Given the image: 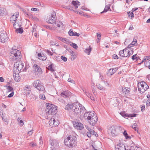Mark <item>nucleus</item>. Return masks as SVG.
<instances>
[{
  "label": "nucleus",
  "instance_id": "obj_1",
  "mask_svg": "<svg viewBox=\"0 0 150 150\" xmlns=\"http://www.w3.org/2000/svg\"><path fill=\"white\" fill-rule=\"evenodd\" d=\"M22 57L21 51L13 47L11 51L10 57V59L13 61L19 60Z\"/></svg>",
  "mask_w": 150,
  "mask_h": 150
},
{
  "label": "nucleus",
  "instance_id": "obj_2",
  "mask_svg": "<svg viewBox=\"0 0 150 150\" xmlns=\"http://www.w3.org/2000/svg\"><path fill=\"white\" fill-rule=\"evenodd\" d=\"M64 143L67 146L70 148L75 146L76 145V139L75 137H68L65 139Z\"/></svg>",
  "mask_w": 150,
  "mask_h": 150
},
{
  "label": "nucleus",
  "instance_id": "obj_3",
  "mask_svg": "<svg viewBox=\"0 0 150 150\" xmlns=\"http://www.w3.org/2000/svg\"><path fill=\"white\" fill-rule=\"evenodd\" d=\"M46 106L47 114L54 115L56 114L57 112V107L56 106L49 103H47Z\"/></svg>",
  "mask_w": 150,
  "mask_h": 150
},
{
  "label": "nucleus",
  "instance_id": "obj_4",
  "mask_svg": "<svg viewBox=\"0 0 150 150\" xmlns=\"http://www.w3.org/2000/svg\"><path fill=\"white\" fill-rule=\"evenodd\" d=\"M73 111L76 114H80L83 112L85 109L84 107H83L82 105L78 103H74Z\"/></svg>",
  "mask_w": 150,
  "mask_h": 150
},
{
  "label": "nucleus",
  "instance_id": "obj_5",
  "mask_svg": "<svg viewBox=\"0 0 150 150\" xmlns=\"http://www.w3.org/2000/svg\"><path fill=\"white\" fill-rule=\"evenodd\" d=\"M138 90L141 93H143L149 88L148 85L144 81H141L138 83Z\"/></svg>",
  "mask_w": 150,
  "mask_h": 150
},
{
  "label": "nucleus",
  "instance_id": "obj_6",
  "mask_svg": "<svg viewBox=\"0 0 150 150\" xmlns=\"http://www.w3.org/2000/svg\"><path fill=\"white\" fill-rule=\"evenodd\" d=\"M33 86L40 91H43L45 90L44 86L41 83L40 81L39 80H35L33 83Z\"/></svg>",
  "mask_w": 150,
  "mask_h": 150
},
{
  "label": "nucleus",
  "instance_id": "obj_7",
  "mask_svg": "<svg viewBox=\"0 0 150 150\" xmlns=\"http://www.w3.org/2000/svg\"><path fill=\"white\" fill-rule=\"evenodd\" d=\"M33 72L35 74L39 76L42 74V71L40 67L36 64H34L32 68Z\"/></svg>",
  "mask_w": 150,
  "mask_h": 150
},
{
  "label": "nucleus",
  "instance_id": "obj_8",
  "mask_svg": "<svg viewBox=\"0 0 150 150\" xmlns=\"http://www.w3.org/2000/svg\"><path fill=\"white\" fill-rule=\"evenodd\" d=\"M94 113L93 116H91L90 120H89V123L90 125H92V127L91 128H94V126L98 121V117L97 115H95Z\"/></svg>",
  "mask_w": 150,
  "mask_h": 150
},
{
  "label": "nucleus",
  "instance_id": "obj_9",
  "mask_svg": "<svg viewBox=\"0 0 150 150\" xmlns=\"http://www.w3.org/2000/svg\"><path fill=\"white\" fill-rule=\"evenodd\" d=\"M24 67L23 63L22 62H17L14 63V68L18 70V71H20Z\"/></svg>",
  "mask_w": 150,
  "mask_h": 150
},
{
  "label": "nucleus",
  "instance_id": "obj_10",
  "mask_svg": "<svg viewBox=\"0 0 150 150\" xmlns=\"http://www.w3.org/2000/svg\"><path fill=\"white\" fill-rule=\"evenodd\" d=\"M117 127L112 126L110 127L108 130V134L112 136H114L116 135L117 134L116 129Z\"/></svg>",
  "mask_w": 150,
  "mask_h": 150
},
{
  "label": "nucleus",
  "instance_id": "obj_11",
  "mask_svg": "<svg viewBox=\"0 0 150 150\" xmlns=\"http://www.w3.org/2000/svg\"><path fill=\"white\" fill-rule=\"evenodd\" d=\"M56 14L54 12H53L49 16L48 20L47 21V22L48 23L53 24L56 22Z\"/></svg>",
  "mask_w": 150,
  "mask_h": 150
},
{
  "label": "nucleus",
  "instance_id": "obj_12",
  "mask_svg": "<svg viewBox=\"0 0 150 150\" xmlns=\"http://www.w3.org/2000/svg\"><path fill=\"white\" fill-rule=\"evenodd\" d=\"M19 14V12H17L11 16L10 18V21L11 24L18 21L17 20V18Z\"/></svg>",
  "mask_w": 150,
  "mask_h": 150
},
{
  "label": "nucleus",
  "instance_id": "obj_13",
  "mask_svg": "<svg viewBox=\"0 0 150 150\" xmlns=\"http://www.w3.org/2000/svg\"><path fill=\"white\" fill-rule=\"evenodd\" d=\"M73 124L74 127L77 129L81 130L84 128L83 124L77 121H73Z\"/></svg>",
  "mask_w": 150,
  "mask_h": 150
},
{
  "label": "nucleus",
  "instance_id": "obj_14",
  "mask_svg": "<svg viewBox=\"0 0 150 150\" xmlns=\"http://www.w3.org/2000/svg\"><path fill=\"white\" fill-rule=\"evenodd\" d=\"M94 112L93 111L85 112L83 115V117L85 119L89 120L90 119L91 117L93 116Z\"/></svg>",
  "mask_w": 150,
  "mask_h": 150
},
{
  "label": "nucleus",
  "instance_id": "obj_15",
  "mask_svg": "<svg viewBox=\"0 0 150 150\" xmlns=\"http://www.w3.org/2000/svg\"><path fill=\"white\" fill-rule=\"evenodd\" d=\"M50 125L53 127H56L59 124V122L57 120H56L54 118H52L49 121Z\"/></svg>",
  "mask_w": 150,
  "mask_h": 150
},
{
  "label": "nucleus",
  "instance_id": "obj_16",
  "mask_svg": "<svg viewBox=\"0 0 150 150\" xmlns=\"http://www.w3.org/2000/svg\"><path fill=\"white\" fill-rule=\"evenodd\" d=\"M8 40L7 34L5 33H1L0 34V41L4 42Z\"/></svg>",
  "mask_w": 150,
  "mask_h": 150
},
{
  "label": "nucleus",
  "instance_id": "obj_17",
  "mask_svg": "<svg viewBox=\"0 0 150 150\" xmlns=\"http://www.w3.org/2000/svg\"><path fill=\"white\" fill-rule=\"evenodd\" d=\"M57 25V27L60 28L61 30H62L64 28V25L63 23L60 21H57L55 22V23H54L53 25L54 27H55L54 28H55V29L56 28Z\"/></svg>",
  "mask_w": 150,
  "mask_h": 150
},
{
  "label": "nucleus",
  "instance_id": "obj_18",
  "mask_svg": "<svg viewBox=\"0 0 150 150\" xmlns=\"http://www.w3.org/2000/svg\"><path fill=\"white\" fill-rule=\"evenodd\" d=\"M71 93L69 91L66 90L62 92L61 93V96L62 97L64 98H68L70 96Z\"/></svg>",
  "mask_w": 150,
  "mask_h": 150
},
{
  "label": "nucleus",
  "instance_id": "obj_19",
  "mask_svg": "<svg viewBox=\"0 0 150 150\" xmlns=\"http://www.w3.org/2000/svg\"><path fill=\"white\" fill-rule=\"evenodd\" d=\"M50 143L52 146V147H51V148H55L58 146V142L55 139H50Z\"/></svg>",
  "mask_w": 150,
  "mask_h": 150
},
{
  "label": "nucleus",
  "instance_id": "obj_20",
  "mask_svg": "<svg viewBox=\"0 0 150 150\" xmlns=\"http://www.w3.org/2000/svg\"><path fill=\"white\" fill-rule=\"evenodd\" d=\"M127 51H127L125 48L119 52V55L121 57H129V55L128 54Z\"/></svg>",
  "mask_w": 150,
  "mask_h": 150
},
{
  "label": "nucleus",
  "instance_id": "obj_21",
  "mask_svg": "<svg viewBox=\"0 0 150 150\" xmlns=\"http://www.w3.org/2000/svg\"><path fill=\"white\" fill-rule=\"evenodd\" d=\"M115 150H128L125 146L122 144H119L115 146Z\"/></svg>",
  "mask_w": 150,
  "mask_h": 150
},
{
  "label": "nucleus",
  "instance_id": "obj_22",
  "mask_svg": "<svg viewBox=\"0 0 150 150\" xmlns=\"http://www.w3.org/2000/svg\"><path fill=\"white\" fill-rule=\"evenodd\" d=\"M123 94L124 95H127L129 94L130 88H129L123 87L122 88Z\"/></svg>",
  "mask_w": 150,
  "mask_h": 150
},
{
  "label": "nucleus",
  "instance_id": "obj_23",
  "mask_svg": "<svg viewBox=\"0 0 150 150\" xmlns=\"http://www.w3.org/2000/svg\"><path fill=\"white\" fill-rule=\"evenodd\" d=\"M69 52L71 53V60H74L77 57V55L76 53L70 50Z\"/></svg>",
  "mask_w": 150,
  "mask_h": 150
},
{
  "label": "nucleus",
  "instance_id": "obj_24",
  "mask_svg": "<svg viewBox=\"0 0 150 150\" xmlns=\"http://www.w3.org/2000/svg\"><path fill=\"white\" fill-rule=\"evenodd\" d=\"M127 51H128L127 53L128 55H129V56L132 55L133 52V49L132 47H128V45L127 47L125 48Z\"/></svg>",
  "mask_w": 150,
  "mask_h": 150
},
{
  "label": "nucleus",
  "instance_id": "obj_25",
  "mask_svg": "<svg viewBox=\"0 0 150 150\" xmlns=\"http://www.w3.org/2000/svg\"><path fill=\"white\" fill-rule=\"evenodd\" d=\"M38 59L41 60H45L47 59V57L43 54L38 53Z\"/></svg>",
  "mask_w": 150,
  "mask_h": 150
},
{
  "label": "nucleus",
  "instance_id": "obj_26",
  "mask_svg": "<svg viewBox=\"0 0 150 150\" xmlns=\"http://www.w3.org/2000/svg\"><path fill=\"white\" fill-rule=\"evenodd\" d=\"M70 36H74L79 37L80 34L76 32H73L71 30H70L68 32Z\"/></svg>",
  "mask_w": 150,
  "mask_h": 150
},
{
  "label": "nucleus",
  "instance_id": "obj_27",
  "mask_svg": "<svg viewBox=\"0 0 150 150\" xmlns=\"http://www.w3.org/2000/svg\"><path fill=\"white\" fill-rule=\"evenodd\" d=\"M13 24V28H18L19 27H21V25L20 24V22L18 21L16 22L13 23L12 24Z\"/></svg>",
  "mask_w": 150,
  "mask_h": 150
},
{
  "label": "nucleus",
  "instance_id": "obj_28",
  "mask_svg": "<svg viewBox=\"0 0 150 150\" xmlns=\"http://www.w3.org/2000/svg\"><path fill=\"white\" fill-rule=\"evenodd\" d=\"M74 103L71 104H67L65 107V109L67 110L73 109Z\"/></svg>",
  "mask_w": 150,
  "mask_h": 150
},
{
  "label": "nucleus",
  "instance_id": "obj_29",
  "mask_svg": "<svg viewBox=\"0 0 150 150\" xmlns=\"http://www.w3.org/2000/svg\"><path fill=\"white\" fill-rule=\"evenodd\" d=\"M19 27L17 28H15V31L17 33H23V30L22 27Z\"/></svg>",
  "mask_w": 150,
  "mask_h": 150
},
{
  "label": "nucleus",
  "instance_id": "obj_30",
  "mask_svg": "<svg viewBox=\"0 0 150 150\" xmlns=\"http://www.w3.org/2000/svg\"><path fill=\"white\" fill-rule=\"evenodd\" d=\"M19 27L17 28H15V31L17 33H23V30L22 27Z\"/></svg>",
  "mask_w": 150,
  "mask_h": 150
},
{
  "label": "nucleus",
  "instance_id": "obj_31",
  "mask_svg": "<svg viewBox=\"0 0 150 150\" xmlns=\"http://www.w3.org/2000/svg\"><path fill=\"white\" fill-rule=\"evenodd\" d=\"M19 27L17 28H15V31L17 33H23V30L22 27Z\"/></svg>",
  "mask_w": 150,
  "mask_h": 150
},
{
  "label": "nucleus",
  "instance_id": "obj_32",
  "mask_svg": "<svg viewBox=\"0 0 150 150\" xmlns=\"http://www.w3.org/2000/svg\"><path fill=\"white\" fill-rule=\"evenodd\" d=\"M72 3L76 8H78V6L80 5V2L78 1H73L72 2Z\"/></svg>",
  "mask_w": 150,
  "mask_h": 150
},
{
  "label": "nucleus",
  "instance_id": "obj_33",
  "mask_svg": "<svg viewBox=\"0 0 150 150\" xmlns=\"http://www.w3.org/2000/svg\"><path fill=\"white\" fill-rule=\"evenodd\" d=\"M137 45V44L136 39L135 38H134L132 43L128 45V47H132V46L133 45Z\"/></svg>",
  "mask_w": 150,
  "mask_h": 150
},
{
  "label": "nucleus",
  "instance_id": "obj_34",
  "mask_svg": "<svg viewBox=\"0 0 150 150\" xmlns=\"http://www.w3.org/2000/svg\"><path fill=\"white\" fill-rule=\"evenodd\" d=\"M92 50V48L89 46L88 48L85 49L84 50L85 52L88 55L90 54L91 51Z\"/></svg>",
  "mask_w": 150,
  "mask_h": 150
},
{
  "label": "nucleus",
  "instance_id": "obj_35",
  "mask_svg": "<svg viewBox=\"0 0 150 150\" xmlns=\"http://www.w3.org/2000/svg\"><path fill=\"white\" fill-rule=\"evenodd\" d=\"M97 87V88L100 90H102L103 91H105L106 88H104L100 84L98 83L96 85Z\"/></svg>",
  "mask_w": 150,
  "mask_h": 150
},
{
  "label": "nucleus",
  "instance_id": "obj_36",
  "mask_svg": "<svg viewBox=\"0 0 150 150\" xmlns=\"http://www.w3.org/2000/svg\"><path fill=\"white\" fill-rule=\"evenodd\" d=\"M85 93H86V96L89 98L91 100H95L94 99V97L92 96V95L91 94L88 93H86L85 92Z\"/></svg>",
  "mask_w": 150,
  "mask_h": 150
},
{
  "label": "nucleus",
  "instance_id": "obj_37",
  "mask_svg": "<svg viewBox=\"0 0 150 150\" xmlns=\"http://www.w3.org/2000/svg\"><path fill=\"white\" fill-rule=\"evenodd\" d=\"M54 66V64H52L48 66V70L51 71L53 72L54 71V69L53 68V67Z\"/></svg>",
  "mask_w": 150,
  "mask_h": 150
},
{
  "label": "nucleus",
  "instance_id": "obj_38",
  "mask_svg": "<svg viewBox=\"0 0 150 150\" xmlns=\"http://www.w3.org/2000/svg\"><path fill=\"white\" fill-rule=\"evenodd\" d=\"M1 117H2L3 121L6 122V124L8 125V119H7V118H5V117L4 116V115L3 114H2Z\"/></svg>",
  "mask_w": 150,
  "mask_h": 150
},
{
  "label": "nucleus",
  "instance_id": "obj_39",
  "mask_svg": "<svg viewBox=\"0 0 150 150\" xmlns=\"http://www.w3.org/2000/svg\"><path fill=\"white\" fill-rule=\"evenodd\" d=\"M110 9V5H108L105 6V8L104 9L103 11L101 13H102L103 12H106Z\"/></svg>",
  "mask_w": 150,
  "mask_h": 150
},
{
  "label": "nucleus",
  "instance_id": "obj_40",
  "mask_svg": "<svg viewBox=\"0 0 150 150\" xmlns=\"http://www.w3.org/2000/svg\"><path fill=\"white\" fill-rule=\"evenodd\" d=\"M123 135L125 137L126 139H130L131 137H130L128 135V134L127 133V132L126 130H125L123 133Z\"/></svg>",
  "mask_w": 150,
  "mask_h": 150
},
{
  "label": "nucleus",
  "instance_id": "obj_41",
  "mask_svg": "<svg viewBox=\"0 0 150 150\" xmlns=\"http://www.w3.org/2000/svg\"><path fill=\"white\" fill-rule=\"evenodd\" d=\"M120 114L123 117L125 118L129 117V115L128 114H127L125 113V112H121Z\"/></svg>",
  "mask_w": 150,
  "mask_h": 150
},
{
  "label": "nucleus",
  "instance_id": "obj_42",
  "mask_svg": "<svg viewBox=\"0 0 150 150\" xmlns=\"http://www.w3.org/2000/svg\"><path fill=\"white\" fill-rule=\"evenodd\" d=\"M44 26L46 28L48 29H49L52 30H55V28H54L55 27H54L53 25L52 27H51L50 26L47 25H44Z\"/></svg>",
  "mask_w": 150,
  "mask_h": 150
},
{
  "label": "nucleus",
  "instance_id": "obj_43",
  "mask_svg": "<svg viewBox=\"0 0 150 150\" xmlns=\"http://www.w3.org/2000/svg\"><path fill=\"white\" fill-rule=\"evenodd\" d=\"M15 80L16 81H18L20 80V79L19 77V74H15V77H14Z\"/></svg>",
  "mask_w": 150,
  "mask_h": 150
},
{
  "label": "nucleus",
  "instance_id": "obj_44",
  "mask_svg": "<svg viewBox=\"0 0 150 150\" xmlns=\"http://www.w3.org/2000/svg\"><path fill=\"white\" fill-rule=\"evenodd\" d=\"M6 87L8 92H9L10 91H13V89L12 87L10 86H7Z\"/></svg>",
  "mask_w": 150,
  "mask_h": 150
},
{
  "label": "nucleus",
  "instance_id": "obj_45",
  "mask_svg": "<svg viewBox=\"0 0 150 150\" xmlns=\"http://www.w3.org/2000/svg\"><path fill=\"white\" fill-rule=\"evenodd\" d=\"M17 120L18 122L20 123V125L21 126H22L24 125V122L23 121V120H21V118H18L17 119Z\"/></svg>",
  "mask_w": 150,
  "mask_h": 150
},
{
  "label": "nucleus",
  "instance_id": "obj_46",
  "mask_svg": "<svg viewBox=\"0 0 150 150\" xmlns=\"http://www.w3.org/2000/svg\"><path fill=\"white\" fill-rule=\"evenodd\" d=\"M114 73V71L112 70V68H111L109 70L108 74L109 75H112Z\"/></svg>",
  "mask_w": 150,
  "mask_h": 150
},
{
  "label": "nucleus",
  "instance_id": "obj_47",
  "mask_svg": "<svg viewBox=\"0 0 150 150\" xmlns=\"http://www.w3.org/2000/svg\"><path fill=\"white\" fill-rule=\"evenodd\" d=\"M137 54H135L133 55L132 57V59L133 60H137L138 59H139V57H136Z\"/></svg>",
  "mask_w": 150,
  "mask_h": 150
},
{
  "label": "nucleus",
  "instance_id": "obj_48",
  "mask_svg": "<svg viewBox=\"0 0 150 150\" xmlns=\"http://www.w3.org/2000/svg\"><path fill=\"white\" fill-rule=\"evenodd\" d=\"M127 14L129 17H131L132 18L134 17V14L131 11L128 12Z\"/></svg>",
  "mask_w": 150,
  "mask_h": 150
},
{
  "label": "nucleus",
  "instance_id": "obj_49",
  "mask_svg": "<svg viewBox=\"0 0 150 150\" xmlns=\"http://www.w3.org/2000/svg\"><path fill=\"white\" fill-rule=\"evenodd\" d=\"M70 45L76 50L78 48L77 45L74 43H72Z\"/></svg>",
  "mask_w": 150,
  "mask_h": 150
},
{
  "label": "nucleus",
  "instance_id": "obj_50",
  "mask_svg": "<svg viewBox=\"0 0 150 150\" xmlns=\"http://www.w3.org/2000/svg\"><path fill=\"white\" fill-rule=\"evenodd\" d=\"M64 41H63V42L66 43L67 44H69L71 42L69 40L65 38H64Z\"/></svg>",
  "mask_w": 150,
  "mask_h": 150
},
{
  "label": "nucleus",
  "instance_id": "obj_51",
  "mask_svg": "<svg viewBox=\"0 0 150 150\" xmlns=\"http://www.w3.org/2000/svg\"><path fill=\"white\" fill-rule=\"evenodd\" d=\"M24 90H25V91H27L28 93H30V90L28 86H25L24 87Z\"/></svg>",
  "mask_w": 150,
  "mask_h": 150
},
{
  "label": "nucleus",
  "instance_id": "obj_52",
  "mask_svg": "<svg viewBox=\"0 0 150 150\" xmlns=\"http://www.w3.org/2000/svg\"><path fill=\"white\" fill-rule=\"evenodd\" d=\"M61 58L64 62H66L67 61V58L66 57L62 56L61 57Z\"/></svg>",
  "mask_w": 150,
  "mask_h": 150
},
{
  "label": "nucleus",
  "instance_id": "obj_53",
  "mask_svg": "<svg viewBox=\"0 0 150 150\" xmlns=\"http://www.w3.org/2000/svg\"><path fill=\"white\" fill-rule=\"evenodd\" d=\"M137 125V124L136 123H134L132 126V128L134 129L136 131L137 130V129L136 128Z\"/></svg>",
  "mask_w": 150,
  "mask_h": 150
},
{
  "label": "nucleus",
  "instance_id": "obj_54",
  "mask_svg": "<svg viewBox=\"0 0 150 150\" xmlns=\"http://www.w3.org/2000/svg\"><path fill=\"white\" fill-rule=\"evenodd\" d=\"M56 38L58 40L62 41L63 42L64 41V38H63L62 37H59V36H56Z\"/></svg>",
  "mask_w": 150,
  "mask_h": 150
},
{
  "label": "nucleus",
  "instance_id": "obj_55",
  "mask_svg": "<svg viewBox=\"0 0 150 150\" xmlns=\"http://www.w3.org/2000/svg\"><path fill=\"white\" fill-rule=\"evenodd\" d=\"M36 28L37 26L35 25H34L33 26L32 28V33H33V32L36 31Z\"/></svg>",
  "mask_w": 150,
  "mask_h": 150
},
{
  "label": "nucleus",
  "instance_id": "obj_56",
  "mask_svg": "<svg viewBox=\"0 0 150 150\" xmlns=\"http://www.w3.org/2000/svg\"><path fill=\"white\" fill-rule=\"evenodd\" d=\"M47 53L49 55L52 56L53 55V53L52 52L50 51L49 50H47L46 51Z\"/></svg>",
  "mask_w": 150,
  "mask_h": 150
},
{
  "label": "nucleus",
  "instance_id": "obj_57",
  "mask_svg": "<svg viewBox=\"0 0 150 150\" xmlns=\"http://www.w3.org/2000/svg\"><path fill=\"white\" fill-rule=\"evenodd\" d=\"M64 47L67 50H68L69 52H70V50H71L69 47L68 45H65L64 46Z\"/></svg>",
  "mask_w": 150,
  "mask_h": 150
},
{
  "label": "nucleus",
  "instance_id": "obj_58",
  "mask_svg": "<svg viewBox=\"0 0 150 150\" xmlns=\"http://www.w3.org/2000/svg\"><path fill=\"white\" fill-rule=\"evenodd\" d=\"M29 67V66L28 65H26L25 66V68L24 69L22 70V71H26L27 69H28Z\"/></svg>",
  "mask_w": 150,
  "mask_h": 150
},
{
  "label": "nucleus",
  "instance_id": "obj_59",
  "mask_svg": "<svg viewBox=\"0 0 150 150\" xmlns=\"http://www.w3.org/2000/svg\"><path fill=\"white\" fill-rule=\"evenodd\" d=\"M40 98L43 100L45 99V97L44 95L40 94Z\"/></svg>",
  "mask_w": 150,
  "mask_h": 150
},
{
  "label": "nucleus",
  "instance_id": "obj_60",
  "mask_svg": "<svg viewBox=\"0 0 150 150\" xmlns=\"http://www.w3.org/2000/svg\"><path fill=\"white\" fill-rule=\"evenodd\" d=\"M39 143L40 145L42 144H43L42 139V137H40L39 139Z\"/></svg>",
  "mask_w": 150,
  "mask_h": 150
},
{
  "label": "nucleus",
  "instance_id": "obj_61",
  "mask_svg": "<svg viewBox=\"0 0 150 150\" xmlns=\"http://www.w3.org/2000/svg\"><path fill=\"white\" fill-rule=\"evenodd\" d=\"M68 81L72 83H75L74 81L73 80H72L71 78L68 79Z\"/></svg>",
  "mask_w": 150,
  "mask_h": 150
},
{
  "label": "nucleus",
  "instance_id": "obj_62",
  "mask_svg": "<svg viewBox=\"0 0 150 150\" xmlns=\"http://www.w3.org/2000/svg\"><path fill=\"white\" fill-rule=\"evenodd\" d=\"M13 94L14 93L13 91H12V92L8 96V97L10 98L12 97L13 96Z\"/></svg>",
  "mask_w": 150,
  "mask_h": 150
},
{
  "label": "nucleus",
  "instance_id": "obj_63",
  "mask_svg": "<svg viewBox=\"0 0 150 150\" xmlns=\"http://www.w3.org/2000/svg\"><path fill=\"white\" fill-rule=\"evenodd\" d=\"M58 100L62 102V103H65L64 100L61 98H60L58 99Z\"/></svg>",
  "mask_w": 150,
  "mask_h": 150
},
{
  "label": "nucleus",
  "instance_id": "obj_64",
  "mask_svg": "<svg viewBox=\"0 0 150 150\" xmlns=\"http://www.w3.org/2000/svg\"><path fill=\"white\" fill-rule=\"evenodd\" d=\"M113 58L114 59H117L118 58V56L117 55L114 54L113 55Z\"/></svg>",
  "mask_w": 150,
  "mask_h": 150
}]
</instances>
